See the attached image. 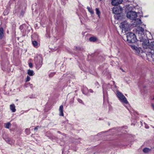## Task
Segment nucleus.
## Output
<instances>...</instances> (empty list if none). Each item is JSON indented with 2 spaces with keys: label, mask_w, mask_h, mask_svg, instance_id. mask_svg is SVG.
I'll return each instance as SVG.
<instances>
[{
  "label": "nucleus",
  "mask_w": 154,
  "mask_h": 154,
  "mask_svg": "<svg viewBox=\"0 0 154 154\" xmlns=\"http://www.w3.org/2000/svg\"><path fill=\"white\" fill-rule=\"evenodd\" d=\"M127 41L129 43H134L137 39L135 34L132 32H128L126 34Z\"/></svg>",
  "instance_id": "nucleus-1"
},
{
  "label": "nucleus",
  "mask_w": 154,
  "mask_h": 154,
  "mask_svg": "<svg viewBox=\"0 0 154 154\" xmlns=\"http://www.w3.org/2000/svg\"><path fill=\"white\" fill-rule=\"evenodd\" d=\"M139 39L140 41L141 42L142 46L144 48L147 49L148 48L149 43V40L146 36V38L140 36Z\"/></svg>",
  "instance_id": "nucleus-2"
},
{
  "label": "nucleus",
  "mask_w": 154,
  "mask_h": 154,
  "mask_svg": "<svg viewBox=\"0 0 154 154\" xmlns=\"http://www.w3.org/2000/svg\"><path fill=\"white\" fill-rule=\"evenodd\" d=\"M35 62L36 68L39 69L42 65V58L41 55H36L35 57Z\"/></svg>",
  "instance_id": "nucleus-3"
},
{
  "label": "nucleus",
  "mask_w": 154,
  "mask_h": 154,
  "mask_svg": "<svg viewBox=\"0 0 154 154\" xmlns=\"http://www.w3.org/2000/svg\"><path fill=\"white\" fill-rule=\"evenodd\" d=\"M116 95L121 102L125 104L128 103L126 98L119 91L117 92Z\"/></svg>",
  "instance_id": "nucleus-4"
},
{
  "label": "nucleus",
  "mask_w": 154,
  "mask_h": 154,
  "mask_svg": "<svg viewBox=\"0 0 154 154\" xmlns=\"http://www.w3.org/2000/svg\"><path fill=\"white\" fill-rule=\"evenodd\" d=\"M127 17L131 20H135L137 17V13L134 11L128 12L127 14Z\"/></svg>",
  "instance_id": "nucleus-5"
},
{
  "label": "nucleus",
  "mask_w": 154,
  "mask_h": 154,
  "mask_svg": "<svg viewBox=\"0 0 154 154\" xmlns=\"http://www.w3.org/2000/svg\"><path fill=\"white\" fill-rule=\"evenodd\" d=\"M137 30L138 31L139 38L140 37L146 38V35L144 34V30L142 27H137Z\"/></svg>",
  "instance_id": "nucleus-6"
},
{
  "label": "nucleus",
  "mask_w": 154,
  "mask_h": 154,
  "mask_svg": "<svg viewBox=\"0 0 154 154\" xmlns=\"http://www.w3.org/2000/svg\"><path fill=\"white\" fill-rule=\"evenodd\" d=\"M120 27L122 30H126L128 29L129 24L127 21H124L121 23Z\"/></svg>",
  "instance_id": "nucleus-7"
},
{
  "label": "nucleus",
  "mask_w": 154,
  "mask_h": 154,
  "mask_svg": "<svg viewBox=\"0 0 154 154\" xmlns=\"http://www.w3.org/2000/svg\"><path fill=\"white\" fill-rule=\"evenodd\" d=\"M130 46L131 48L135 51V53L137 54H139L140 52V48H138L135 45H131Z\"/></svg>",
  "instance_id": "nucleus-8"
},
{
  "label": "nucleus",
  "mask_w": 154,
  "mask_h": 154,
  "mask_svg": "<svg viewBox=\"0 0 154 154\" xmlns=\"http://www.w3.org/2000/svg\"><path fill=\"white\" fill-rule=\"evenodd\" d=\"M122 1V0H112L111 3L113 5H117L121 4Z\"/></svg>",
  "instance_id": "nucleus-9"
},
{
  "label": "nucleus",
  "mask_w": 154,
  "mask_h": 154,
  "mask_svg": "<svg viewBox=\"0 0 154 154\" xmlns=\"http://www.w3.org/2000/svg\"><path fill=\"white\" fill-rule=\"evenodd\" d=\"M113 13L115 14H119L121 12V11L117 7H114L112 9Z\"/></svg>",
  "instance_id": "nucleus-10"
},
{
  "label": "nucleus",
  "mask_w": 154,
  "mask_h": 154,
  "mask_svg": "<svg viewBox=\"0 0 154 154\" xmlns=\"http://www.w3.org/2000/svg\"><path fill=\"white\" fill-rule=\"evenodd\" d=\"M63 106L62 105H61L60 106L59 109V111L60 112L59 113V115L61 116H63L64 114L63 113Z\"/></svg>",
  "instance_id": "nucleus-11"
},
{
  "label": "nucleus",
  "mask_w": 154,
  "mask_h": 154,
  "mask_svg": "<svg viewBox=\"0 0 154 154\" xmlns=\"http://www.w3.org/2000/svg\"><path fill=\"white\" fill-rule=\"evenodd\" d=\"M10 108L12 112H14L16 111L15 106L14 104H11L10 105Z\"/></svg>",
  "instance_id": "nucleus-12"
},
{
  "label": "nucleus",
  "mask_w": 154,
  "mask_h": 154,
  "mask_svg": "<svg viewBox=\"0 0 154 154\" xmlns=\"http://www.w3.org/2000/svg\"><path fill=\"white\" fill-rule=\"evenodd\" d=\"M148 48L154 51V42H151L149 44Z\"/></svg>",
  "instance_id": "nucleus-13"
},
{
  "label": "nucleus",
  "mask_w": 154,
  "mask_h": 154,
  "mask_svg": "<svg viewBox=\"0 0 154 154\" xmlns=\"http://www.w3.org/2000/svg\"><path fill=\"white\" fill-rule=\"evenodd\" d=\"M3 32V28L2 27H0V39H2V38L4 35Z\"/></svg>",
  "instance_id": "nucleus-14"
},
{
  "label": "nucleus",
  "mask_w": 154,
  "mask_h": 154,
  "mask_svg": "<svg viewBox=\"0 0 154 154\" xmlns=\"http://www.w3.org/2000/svg\"><path fill=\"white\" fill-rule=\"evenodd\" d=\"M32 44L33 46L36 48H37L39 46V45L35 41H32Z\"/></svg>",
  "instance_id": "nucleus-15"
},
{
  "label": "nucleus",
  "mask_w": 154,
  "mask_h": 154,
  "mask_svg": "<svg viewBox=\"0 0 154 154\" xmlns=\"http://www.w3.org/2000/svg\"><path fill=\"white\" fill-rule=\"evenodd\" d=\"M27 74L30 76H33L34 74L33 71L31 69L28 70Z\"/></svg>",
  "instance_id": "nucleus-16"
},
{
  "label": "nucleus",
  "mask_w": 154,
  "mask_h": 154,
  "mask_svg": "<svg viewBox=\"0 0 154 154\" xmlns=\"http://www.w3.org/2000/svg\"><path fill=\"white\" fill-rule=\"evenodd\" d=\"M88 91V88L87 87H85L83 89L82 92L85 95H87Z\"/></svg>",
  "instance_id": "nucleus-17"
},
{
  "label": "nucleus",
  "mask_w": 154,
  "mask_h": 154,
  "mask_svg": "<svg viewBox=\"0 0 154 154\" xmlns=\"http://www.w3.org/2000/svg\"><path fill=\"white\" fill-rule=\"evenodd\" d=\"M150 149L147 148H145L143 149V151L145 153H147L150 152Z\"/></svg>",
  "instance_id": "nucleus-18"
},
{
  "label": "nucleus",
  "mask_w": 154,
  "mask_h": 154,
  "mask_svg": "<svg viewBox=\"0 0 154 154\" xmlns=\"http://www.w3.org/2000/svg\"><path fill=\"white\" fill-rule=\"evenodd\" d=\"M97 39V38L96 37H90L89 38V40L90 42H94Z\"/></svg>",
  "instance_id": "nucleus-19"
},
{
  "label": "nucleus",
  "mask_w": 154,
  "mask_h": 154,
  "mask_svg": "<svg viewBox=\"0 0 154 154\" xmlns=\"http://www.w3.org/2000/svg\"><path fill=\"white\" fill-rule=\"evenodd\" d=\"M87 9H88V11L90 12V13H91V14H93L94 13V11L91 8L87 7Z\"/></svg>",
  "instance_id": "nucleus-20"
},
{
  "label": "nucleus",
  "mask_w": 154,
  "mask_h": 154,
  "mask_svg": "<svg viewBox=\"0 0 154 154\" xmlns=\"http://www.w3.org/2000/svg\"><path fill=\"white\" fill-rule=\"evenodd\" d=\"M95 11H96V14L98 15V16L100 17V12L99 10V9L98 8H96Z\"/></svg>",
  "instance_id": "nucleus-21"
},
{
  "label": "nucleus",
  "mask_w": 154,
  "mask_h": 154,
  "mask_svg": "<svg viewBox=\"0 0 154 154\" xmlns=\"http://www.w3.org/2000/svg\"><path fill=\"white\" fill-rule=\"evenodd\" d=\"M136 21L137 22V24L139 25L141 23V20L140 19H137Z\"/></svg>",
  "instance_id": "nucleus-22"
},
{
  "label": "nucleus",
  "mask_w": 154,
  "mask_h": 154,
  "mask_svg": "<svg viewBox=\"0 0 154 154\" xmlns=\"http://www.w3.org/2000/svg\"><path fill=\"white\" fill-rule=\"evenodd\" d=\"M11 126V124L10 123H8L6 124L5 127L7 128H9Z\"/></svg>",
  "instance_id": "nucleus-23"
},
{
  "label": "nucleus",
  "mask_w": 154,
  "mask_h": 154,
  "mask_svg": "<svg viewBox=\"0 0 154 154\" xmlns=\"http://www.w3.org/2000/svg\"><path fill=\"white\" fill-rule=\"evenodd\" d=\"M55 74V72H53L50 73L49 75V77H53V76Z\"/></svg>",
  "instance_id": "nucleus-24"
},
{
  "label": "nucleus",
  "mask_w": 154,
  "mask_h": 154,
  "mask_svg": "<svg viewBox=\"0 0 154 154\" xmlns=\"http://www.w3.org/2000/svg\"><path fill=\"white\" fill-rule=\"evenodd\" d=\"M30 78L29 76H27L26 79V82H27L30 81Z\"/></svg>",
  "instance_id": "nucleus-25"
},
{
  "label": "nucleus",
  "mask_w": 154,
  "mask_h": 154,
  "mask_svg": "<svg viewBox=\"0 0 154 154\" xmlns=\"http://www.w3.org/2000/svg\"><path fill=\"white\" fill-rule=\"evenodd\" d=\"M78 101L80 103H82V100L79 99H77Z\"/></svg>",
  "instance_id": "nucleus-26"
},
{
  "label": "nucleus",
  "mask_w": 154,
  "mask_h": 154,
  "mask_svg": "<svg viewBox=\"0 0 154 154\" xmlns=\"http://www.w3.org/2000/svg\"><path fill=\"white\" fill-rule=\"evenodd\" d=\"M29 66L30 68H32V64L31 63H29Z\"/></svg>",
  "instance_id": "nucleus-27"
},
{
  "label": "nucleus",
  "mask_w": 154,
  "mask_h": 154,
  "mask_svg": "<svg viewBox=\"0 0 154 154\" xmlns=\"http://www.w3.org/2000/svg\"><path fill=\"white\" fill-rule=\"evenodd\" d=\"M25 131L26 132H27L29 133L30 131H29V129H26L25 130Z\"/></svg>",
  "instance_id": "nucleus-28"
},
{
  "label": "nucleus",
  "mask_w": 154,
  "mask_h": 154,
  "mask_svg": "<svg viewBox=\"0 0 154 154\" xmlns=\"http://www.w3.org/2000/svg\"><path fill=\"white\" fill-rule=\"evenodd\" d=\"M151 106H152L153 110L154 111V104L152 103L151 104Z\"/></svg>",
  "instance_id": "nucleus-29"
},
{
  "label": "nucleus",
  "mask_w": 154,
  "mask_h": 154,
  "mask_svg": "<svg viewBox=\"0 0 154 154\" xmlns=\"http://www.w3.org/2000/svg\"><path fill=\"white\" fill-rule=\"evenodd\" d=\"M38 126H37L36 127H35L34 129V130H37L38 128Z\"/></svg>",
  "instance_id": "nucleus-30"
},
{
  "label": "nucleus",
  "mask_w": 154,
  "mask_h": 154,
  "mask_svg": "<svg viewBox=\"0 0 154 154\" xmlns=\"http://www.w3.org/2000/svg\"><path fill=\"white\" fill-rule=\"evenodd\" d=\"M88 91H89L91 93H93V91L91 89H90L88 90Z\"/></svg>",
  "instance_id": "nucleus-31"
},
{
  "label": "nucleus",
  "mask_w": 154,
  "mask_h": 154,
  "mask_svg": "<svg viewBox=\"0 0 154 154\" xmlns=\"http://www.w3.org/2000/svg\"><path fill=\"white\" fill-rule=\"evenodd\" d=\"M145 127L146 128H149V126L148 125H146L145 123Z\"/></svg>",
  "instance_id": "nucleus-32"
},
{
  "label": "nucleus",
  "mask_w": 154,
  "mask_h": 154,
  "mask_svg": "<svg viewBox=\"0 0 154 154\" xmlns=\"http://www.w3.org/2000/svg\"><path fill=\"white\" fill-rule=\"evenodd\" d=\"M57 132H58V133H59V134H60V133H61L60 132V131H57Z\"/></svg>",
  "instance_id": "nucleus-33"
},
{
  "label": "nucleus",
  "mask_w": 154,
  "mask_h": 154,
  "mask_svg": "<svg viewBox=\"0 0 154 154\" xmlns=\"http://www.w3.org/2000/svg\"><path fill=\"white\" fill-rule=\"evenodd\" d=\"M153 99L154 100V97H153Z\"/></svg>",
  "instance_id": "nucleus-34"
},
{
  "label": "nucleus",
  "mask_w": 154,
  "mask_h": 154,
  "mask_svg": "<svg viewBox=\"0 0 154 154\" xmlns=\"http://www.w3.org/2000/svg\"><path fill=\"white\" fill-rule=\"evenodd\" d=\"M100 1H101L102 0H99Z\"/></svg>",
  "instance_id": "nucleus-35"
}]
</instances>
